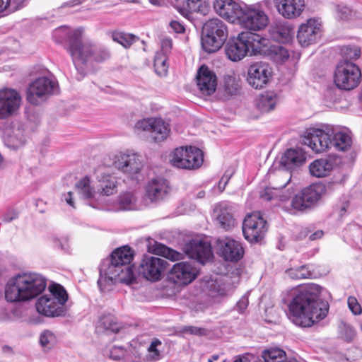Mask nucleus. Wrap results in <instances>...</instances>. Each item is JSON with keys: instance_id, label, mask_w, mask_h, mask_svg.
<instances>
[{"instance_id": "bf43d9fd", "label": "nucleus", "mask_w": 362, "mask_h": 362, "mask_svg": "<svg viewBox=\"0 0 362 362\" xmlns=\"http://www.w3.org/2000/svg\"><path fill=\"white\" fill-rule=\"evenodd\" d=\"M127 356V350L122 346H114L110 350L109 357L115 361L124 360Z\"/></svg>"}, {"instance_id": "412c9836", "label": "nucleus", "mask_w": 362, "mask_h": 362, "mask_svg": "<svg viewBox=\"0 0 362 362\" xmlns=\"http://www.w3.org/2000/svg\"><path fill=\"white\" fill-rule=\"evenodd\" d=\"M340 162L341 158L339 156L331 153L313 160L309 165V170L313 177H324L329 175Z\"/></svg>"}, {"instance_id": "a211bd4d", "label": "nucleus", "mask_w": 362, "mask_h": 362, "mask_svg": "<svg viewBox=\"0 0 362 362\" xmlns=\"http://www.w3.org/2000/svg\"><path fill=\"white\" fill-rule=\"evenodd\" d=\"M271 77V69L265 63H254L247 69V81L255 89L264 88L269 81Z\"/></svg>"}, {"instance_id": "69168bd1", "label": "nucleus", "mask_w": 362, "mask_h": 362, "mask_svg": "<svg viewBox=\"0 0 362 362\" xmlns=\"http://www.w3.org/2000/svg\"><path fill=\"white\" fill-rule=\"evenodd\" d=\"M347 303L350 310L354 315H357L361 313V307L355 297L349 296Z\"/></svg>"}, {"instance_id": "e433bc0d", "label": "nucleus", "mask_w": 362, "mask_h": 362, "mask_svg": "<svg viewBox=\"0 0 362 362\" xmlns=\"http://www.w3.org/2000/svg\"><path fill=\"white\" fill-rule=\"evenodd\" d=\"M119 328L116 317L110 314L101 316L96 325V330L98 332L116 333L119 332Z\"/></svg>"}, {"instance_id": "ddd939ff", "label": "nucleus", "mask_w": 362, "mask_h": 362, "mask_svg": "<svg viewBox=\"0 0 362 362\" xmlns=\"http://www.w3.org/2000/svg\"><path fill=\"white\" fill-rule=\"evenodd\" d=\"M267 230V221L260 216L259 212H253L245 216L243 223V233L248 242H259Z\"/></svg>"}, {"instance_id": "f257e3e1", "label": "nucleus", "mask_w": 362, "mask_h": 362, "mask_svg": "<svg viewBox=\"0 0 362 362\" xmlns=\"http://www.w3.org/2000/svg\"><path fill=\"white\" fill-rule=\"evenodd\" d=\"M327 291L321 286L308 283L293 287L286 292L287 315L296 326L311 327L325 319L328 314L329 303L321 296Z\"/></svg>"}, {"instance_id": "9b49d317", "label": "nucleus", "mask_w": 362, "mask_h": 362, "mask_svg": "<svg viewBox=\"0 0 362 362\" xmlns=\"http://www.w3.org/2000/svg\"><path fill=\"white\" fill-rule=\"evenodd\" d=\"M114 166L132 180H139L143 164L140 156L134 152L126 151L115 156Z\"/></svg>"}, {"instance_id": "79ce46f5", "label": "nucleus", "mask_w": 362, "mask_h": 362, "mask_svg": "<svg viewBox=\"0 0 362 362\" xmlns=\"http://www.w3.org/2000/svg\"><path fill=\"white\" fill-rule=\"evenodd\" d=\"M311 265H302L296 268H290L286 271L292 279H304L315 278L316 275L312 269Z\"/></svg>"}, {"instance_id": "9d476101", "label": "nucleus", "mask_w": 362, "mask_h": 362, "mask_svg": "<svg viewBox=\"0 0 362 362\" xmlns=\"http://www.w3.org/2000/svg\"><path fill=\"white\" fill-rule=\"evenodd\" d=\"M57 92L58 83L53 76H41L29 85L26 93V100L29 103L37 105L47 96Z\"/></svg>"}, {"instance_id": "58836bf2", "label": "nucleus", "mask_w": 362, "mask_h": 362, "mask_svg": "<svg viewBox=\"0 0 362 362\" xmlns=\"http://www.w3.org/2000/svg\"><path fill=\"white\" fill-rule=\"evenodd\" d=\"M118 209L123 211L139 210L141 205L138 203V197L134 192H126L117 198Z\"/></svg>"}, {"instance_id": "8fccbe9b", "label": "nucleus", "mask_w": 362, "mask_h": 362, "mask_svg": "<svg viewBox=\"0 0 362 362\" xmlns=\"http://www.w3.org/2000/svg\"><path fill=\"white\" fill-rule=\"evenodd\" d=\"M167 60L168 56L163 55L161 52H156L154 58V68L158 75L162 76L167 74L168 69Z\"/></svg>"}, {"instance_id": "2eb2a0df", "label": "nucleus", "mask_w": 362, "mask_h": 362, "mask_svg": "<svg viewBox=\"0 0 362 362\" xmlns=\"http://www.w3.org/2000/svg\"><path fill=\"white\" fill-rule=\"evenodd\" d=\"M167 262L149 255H144L138 268L139 273L146 279L152 282L160 279L165 272Z\"/></svg>"}, {"instance_id": "4d7b16f0", "label": "nucleus", "mask_w": 362, "mask_h": 362, "mask_svg": "<svg viewBox=\"0 0 362 362\" xmlns=\"http://www.w3.org/2000/svg\"><path fill=\"white\" fill-rule=\"evenodd\" d=\"M125 362H147L146 356H144L139 349L130 347L127 350Z\"/></svg>"}, {"instance_id": "c756f323", "label": "nucleus", "mask_w": 362, "mask_h": 362, "mask_svg": "<svg viewBox=\"0 0 362 362\" xmlns=\"http://www.w3.org/2000/svg\"><path fill=\"white\" fill-rule=\"evenodd\" d=\"M278 12L285 18L299 16L305 8V0H275Z\"/></svg>"}, {"instance_id": "37998d69", "label": "nucleus", "mask_w": 362, "mask_h": 362, "mask_svg": "<svg viewBox=\"0 0 362 362\" xmlns=\"http://www.w3.org/2000/svg\"><path fill=\"white\" fill-rule=\"evenodd\" d=\"M264 362H298L296 359L286 360V353L280 349L264 350L262 353Z\"/></svg>"}, {"instance_id": "338daca9", "label": "nucleus", "mask_w": 362, "mask_h": 362, "mask_svg": "<svg viewBox=\"0 0 362 362\" xmlns=\"http://www.w3.org/2000/svg\"><path fill=\"white\" fill-rule=\"evenodd\" d=\"M249 292L246 293L243 295L241 298L237 302L235 310H236L239 313H243L247 309L249 304Z\"/></svg>"}, {"instance_id": "f704fd0d", "label": "nucleus", "mask_w": 362, "mask_h": 362, "mask_svg": "<svg viewBox=\"0 0 362 362\" xmlns=\"http://www.w3.org/2000/svg\"><path fill=\"white\" fill-rule=\"evenodd\" d=\"M189 147L181 146L174 150L170 156V163L173 166L181 169L189 170L190 161L188 158Z\"/></svg>"}, {"instance_id": "0e129e2a", "label": "nucleus", "mask_w": 362, "mask_h": 362, "mask_svg": "<svg viewBox=\"0 0 362 362\" xmlns=\"http://www.w3.org/2000/svg\"><path fill=\"white\" fill-rule=\"evenodd\" d=\"M173 47V42L171 38L170 37H163L160 42V51L163 55L168 56V54L171 52V49Z\"/></svg>"}, {"instance_id": "5fc2aeb1", "label": "nucleus", "mask_w": 362, "mask_h": 362, "mask_svg": "<svg viewBox=\"0 0 362 362\" xmlns=\"http://www.w3.org/2000/svg\"><path fill=\"white\" fill-rule=\"evenodd\" d=\"M50 292L51 293L48 296H54L56 301L59 303V307L63 309V305L68 299V295L65 289L59 285H55L50 288Z\"/></svg>"}, {"instance_id": "aec40b11", "label": "nucleus", "mask_w": 362, "mask_h": 362, "mask_svg": "<svg viewBox=\"0 0 362 362\" xmlns=\"http://www.w3.org/2000/svg\"><path fill=\"white\" fill-rule=\"evenodd\" d=\"M321 23L318 20L310 18L302 24L298 32L297 38L299 43L307 47L317 42L321 37Z\"/></svg>"}, {"instance_id": "c03bdc74", "label": "nucleus", "mask_w": 362, "mask_h": 362, "mask_svg": "<svg viewBox=\"0 0 362 362\" xmlns=\"http://www.w3.org/2000/svg\"><path fill=\"white\" fill-rule=\"evenodd\" d=\"M111 37L114 42H116L125 48H129L131 45L139 40V37L123 32L114 31L111 33Z\"/></svg>"}, {"instance_id": "7ed1b4c3", "label": "nucleus", "mask_w": 362, "mask_h": 362, "mask_svg": "<svg viewBox=\"0 0 362 362\" xmlns=\"http://www.w3.org/2000/svg\"><path fill=\"white\" fill-rule=\"evenodd\" d=\"M134 252L129 246L115 250L110 259H104L100 266L98 285L102 292L109 291L117 282L132 284L134 280L132 266Z\"/></svg>"}, {"instance_id": "c85d7f7f", "label": "nucleus", "mask_w": 362, "mask_h": 362, "mask_svg": "<svg viewBox=\"0 0 362 362\" xmlns=\"http://www.w3.org/2000/svg\"><path fill=\"white\" fill-rule=\"evenodd\" d=\"M186 254L191 258L202 264L213 257L211 245L203 241L192 240L185 247Z\"/></svg>"}, {"instance_id": "13d9d810", "label": "nucleus", "mask_w": 362, "mask_h": 362, "mask_svg": "<svg viewBox=\"0 0 362 362\" xmlns=\"http://www.w3.org/2000/svg\"><path fill=\"white\" fill-rule=\"evenodd\" d=\"M335 11L337 18L341 20H349L352 15V10L342 4L336 5Z\"/></svg>"}, {"instance_id": "a878e982", "label": "nucleus", "mask_w": 362, "mask_h": 362, "mask_svg": "<svg viewBox=\"0 0 362 362\" xmlns=\"http://www.w3.org/2000/svg\"><path fill=\"white\" fill-rule=\"evenodd\" d=\"M197 85L204 95H210L216 90L217 78L214 71L206 65L200 66L197 71Z\"/></svg>"}, {"instance_id": "423d86ee", "label": "nucleus", "mask_w": 362, "mask_h": 362, "mask_svg": "<svg viewBox=\"0 0 362 362\" xmlns=\"http://www.w3.org/2000/svg\"><path fill=\"white\" fill-rule=\"evenodd\" d=\"M72 61L80 76L81 80L84 76L83 69L81 65L86 64L88 62H103L110 58V50L101 45H97L92 42L86 41L81 43L79 48L74 45L72 48Z\"/></svg>"}, {"instance_id": "a18cd8bd", "label": "nucleus", "mask_w": 362, "mask_h": 362, "mask_svg": "<svg viewBox=\"0 0 362 362\" xmlns=\"http://www.w3.org/2000/svg\"><path fill=\"white\" fill-rule=\"evenodd\" d=\"M334 173L327 184V189L331 188L334 185H341L344 184L349 176V170L344 167L335 168Z\"/></svg>"}, {"instance_id": "49530a36", "label": "nucleus", "mask_w": 362, "mask_h": 362, "mask_svg": "<svg viewBox=\"0 0 362 362\" xmlns=\"http://www.w3.org/2000/svg\"><path fill=\"white\" fill-rule=\"evenodd\" d=\"M189 161V170H194L201 167L204 161V156L202 151L194 146L189 147L188 158Z\"/></svg>"}, {"instance_id": "f3484780", "label": "nucleus", "mask_w": 362, "mask_h": 362, "mask_svg": "<svg viewBox=\"0 0 362 362\" xmlns=\"http://www.w3.org/2000/svg\"><path fill=\"white\" fill-rule=\"evenodd\" d=\"M135 128L138 130L149 132L156 142L164 141L168 136L170 129L169 125L161 118H146L136 122Z\"/></svg>"}, {"instance_id": "e2e57ef3", "label": "nucleus", "mask_w": 362, "mask_h": 362, "mask_svg": "<svg viewBox=\"0 0 362 362\" xmlns=\"http://www.w3.org/2000/svg\"><path fill=\"white\" fill-rule=\"evenodd\" d=\"M349 207V200L346 198H344L343 199L340 200L339 204H337L335 209V212L337 214L339 217L342 218L347 214Z\"/></svg>"}, {"instance_id": "3c124183", "label": "nucleus", "mask_w": 362, "mask_h": 362, "mask_svg": "<svg viewBox=\"0 0 362 362\" xmlns=\"http://www.w3.org/2000/svg\"><path fill=\"white\" fill-rule=\"evenodd\" d=\"M344 235L351 238L354 242L362 244V226L357 223L349 224L344 229Z\"/></svg>"}, {"instance_id": "f03ea898", "label": "nucleus", "mask_w": 362, "mask_h": 362, "mask_svg": "<svg viewBox=\"0 0 362 362\" xmlns=\"http://www.w3.org/2000/svg\"><path fill=\"white\" fill-rule=\"evenodd\" d=\"M302 142L317 153H325L331 149L339 152L349 151L353 144L351 132L342 126L322 124L320 127L308 129Z\"/></svg>"}, {"instance_id": "4468645a", "label": "nucleus", "mask_w": 362, "mask_h": 362, "mask_svg": "<svg viewBox=\"0 0 362 362\" xmlns=\"http://www.w3.org/2000/svg\"><path fill=\"white\" fill-rule=\"evenodd\" d=\"M171 187L168 180L157 177L150 180L145 187V200L151 204H158L170 196Z\"/></svg>"}, {"instance_id": "cd10ccee", "label": "nucleus", "mask_w": 362, "mask_h": 362, "mask_svg": "<svg viewBox=\"0 0 362 362\" xmlns=\"http://www.w3.org/2000/svg\"><path fill=\"white\" fill-rule=\"evenodd\" d=\"M235 284L230 276H220L208 282L209 295L211 297H225L231 295L235 289Z\"/></svg>"}, {"instance_id": "6ab92c4d", "label": "nucleus", "mask_w": 362, "mask_h": 362, "mask_svg": "<svg viewBox=\"0 0 362 362\" xmlns=\"http://www.w3.org/2000/svg\"><path fill=\"white\" fill-rule=\"evenodd\" d=\"M197 274V269L192 264L182 262L173 265L169 278L178 286H185L194 281Z\"/></svg>"}, {"instance_id": "5701e85b", "label": "nucleus", "mask_w": 362, "mask_h": 362, "mask_svg": "<svg viewBox=\"0 0 362 362\" xmlns=\"http://www.w3.org/2000/svg\"><path fill=\"white\" fill-rule=\"evenodd\" d=\"M213 7L218 16L231 23L238 22L243 8L234 0H214Z\"/></svg>"}, {"instance_id": "09e8293b", "label": "nucleus", "mask_w": 362, "mask_h": 362, "mask_svg": "<svg viewBox=\"0 0 362 362\" xmlns=\"http://www.w3.org/2000/svg\"><path fill=\"white\" fill-rule=\"evenodd\" d=\"M162 342L160 339L154 338L152 339L148 347V354L146 355L147 362L156 361L161 358Z\"/></svg>"}, {"instance_id": "680f3d73", "label": "nucleus", "mask_w": 362, "mask_h": 362, "mask_svg": "<svg viewBox=\"0 0 362 362\" xmlns=\"http://www.w3.org/2000/svg\"><path fill=\"white\" fill-rule=\"evenodd\" d=\"M344 54L345 57L344 60H356L359 58L361 55V50L357 47H347L344 51Z\"/></svg>"}, {"instance_id": "7c9ffc66", "label": "nucleus", "mask_w": 362, "mask_h": 362, "mask_svg": "<svg viewBox=\"0 0 362 362\" xmlns=\"http://www.w3.org/2000/svg\"><path fill=\"white\" fill-rule=\"evenodd\" d=\"M53 296L44 295L36 302L37 311L46 317L59 316L62 314L63 309L59 307V303L56 301Z\"/></svg>"}, {"instance_id": "6e6d98bb", "label": "nucleus", "mask_w": 362, "mask_h": 362, "mask_svg": "<svg viewBox=\"0 0 362 362\" xmlns=\"http://www.w3.org/2000/svg\"><path fill=\"white\" fill-rule=\"evenodd\" d=\"M339 334L346 341L351 342L355 337L356 332L352 326L341 322L339 325Z\"/></svg>"}, {"instance_id": "6e6552de", "label": "nucleus", "mask_w": 362, "mask_h": 362, "mask_svg": "<svg viewBox=\"0 0 362 362\" xmlns=\"http://www.w3.org/2000/svg\"><path fill=\"white\" fill-rule=\"evenodd\" d=\"M361 71L360 68L347 60L341 61L337 66L334 76V81L340 89L352 90L360 83Z\"/></svg>"}, {"instance_id": "4be33fe9", "label": "nucleus", "mask_w": 362, "mask_h": 362, "mask_svg": "<svg viewBox=\"0 0 362 362\" xmlns=\"http://www.w3.org/2000/svg\"><path fill=\"white\" fill-rule=\"evenodd\" d=\"M83 29L79 28L75 30H71L66 26H61L55 29L53 32V37L57 42H67L69 43L68 51L72 57V48L76 45L79 48L83 40Z\"/></svg>"}, {"instance_id": "774afa93", "label": "nucleus", "mask_w": 362, "mask_h": 362, "mask_svg": "<svg viewBox=\"0 0 362 362\" xmlns=\"http://www.w3.org/2000/svg\"><path fill=\"white\" fill-rule=\"evenodd\" d=\"M54 245L62 250H68L69 249V240L66 237H54L52 238Z\"/></svg>"}, {"instance_id": "39448f33", "label": "nucleus", "mask_w": 362, "mask_h": 362, "mask_svg": "<svg viewBox=\"0 0 362 362\" xmlns=\"http://www.w3.org/2000/svg\"><path fill=\"white\" fill-rule=\"evenodd\" d=\"M264 42L265 39L258 34L250 31L241 32L237 37L230 38L227 42L226 54L230 61L238 62L248 53L255 55L260 52Z\"/></svg>"}, {"instance_id": "1a4fd4ad", "label": "nucleus", "mask_w": 362, "mask_h": 362, "mask_svg": "<svg viewBox=\"0 0 362 362\" xmlns=\"http://www.w3.org/2000/svg\"><path fill=\"white\" fill-rule=\"evenodd\" d=\"M327 192V187L322 182H316L301 189L291 200L292 209L303 211L314 207Z\"/></svg>"}, {"instance_id": "2f4dec72", "label": "nucleus", "mask_w": 362, "mask_h": 362, "mask_svg": "<svg viewBox=\"0 0 362 362\" xmlns=\"http://www.w3.org/2000/svg\"><path fill=\"white\" fill-rule=\"evenodd\" d=\"M293 25L286 21H279L272 25L269 29L271 37L279 42H289L294 33Z\"/></svg>"}, {"instance_id": "f8f14e48", "label": "nucleus", "mask_w": 362, "mask_h": 362, "mask_svg": "<svg viewBox=\"0 0 362 362\" xmlns=\"http://www.w3.org/2000/svg\"><path fill=\"white\" fill-rule=\"evenodd\" d=\"M238 23L247 29L261 30L267 26L269 18L258 5L245 6Z\"/></svg>"}, {"instance_id": "bb28decb", "label": "nucleus", "mask_w": 362, "mask_h": 362, "mask_svg": "<svg viewBox=\"0 0 362 362\" xmlns=\"http://www.w3.org/2000/svg\"><path fill=\"white\" fill-rule=\"evenodd\" d=\"M219 253L225 260L236 262L243 257L244 249L240 241L226 238L220 243Z\"/></svg>"}, {"instance_id": "72a5a7b5", "label": "nucleus", "mask_w": 362, "mask_h": 362, "mask_svg": "<svg viewBox=\"0 0 362 362\" xmlns=\"http://www.w3.org/2000/svg\"><path fill=\"white\" fill-rule=\"evenodd\" d=\"M76 189L80 197L87 202V204L93 208H98L93 203L95 192L90 186V180L88 176H85L76 184Z\"/></svg>"}, {"instance_id": "dca6fc26", "label": "nucleus", "mask_w": 362, "mask_h": 362, "mask_svg": "<svg viewBox=\"0 0 362 362\" xmlns=\"http://www.w3.org/2000/svg\"><path fill=\"white\" fill-rule=\"evenodd\" d=\"M20 93L13 88L0 89V119H5L17 112L21 105Z\"/></svg>"}, {"instance_id": "ea45409f", "label": "nucleus", "mask_w": 362, "mask_h": 362, "mask_svg": "<svg viewBox=\"0 0 362 362\" xmlns=\"http://www.w3.org/2000/svg\"><path fill=\"white\" fill-rule=\"evenodd\" d=\"M151 252L153 254L163 256L173 262L180 260L183 258V255L177 252L163 244L156 243Z\"/></svg>"}, {"instance_id": "de8ad7c7", "label": "nucleus", "mask_w": 362, "mask_h": 362, "mask_svg": "<svg viewBox=\"0 0 362 362\" xmlns=\"http://www.w3.org/2000/svg\"><path fill=\"white\" fill-rule=\"evenodd\" d=\"M181 4L175 6L177 11L183 16L187 17L191 11L202 6V0H181Z\"/></svg>"}, {"instance_id": "c9c22d12", "label": "nucleus", "mask_w": 362, "mask_h": 362, "mask_svg": "<svg viewBox=\"0 0 362 362\" xmlns=\"http://www.w3.org/2000/svg\"><path fill=\"white\" fill-rule=\"evenodd\" d=\"M277 96L275 93L267 92L261 94L255 100V105L261 112H269L274 110L277 104Z\"/></svg>"}, {"instance_id": "864d4df0", "label": "nucleus", "mask_w": 362, "mask_h": 362, "mask_svg": "<svg viewBox=\"0 0 362 362\" xmlns=\"http://www.w3.org/2000/svg\"><path fill=\"white\" fill-rule=\"evenodd\" d=\"M57 343L55 334L49 330H44L40 335V344L44 349H50Z\"/></svg>"}, {"instance_id": "0eeeda50", "label": "nucleus", "mask_w": 362, "mask_h": 362, "mask_svg": "<svg viewBox=\"0 0 362 362\" xmlns=\"http://www.w3.org/2000/svg\"><path fill=\"white\" fill-rule=\"evenodd\" d=\"M203 29L205 33L202 38L203 49L207 53L216 52L227 39L226 25L218 18H212L204 23Z\"/></svg>"}, {"instance_id": "603ef678", "label": "nucleus", "mask_w": 362, "mask_h": 362, "mask_svg": "<svg viewBox=\"0 0 362 362\" xmlns=\"http://www.w3.org/2000/svg\"><path fill=\"white\" fill-rule=\"evenodd\" d=\"M270 55L276 63H282L289 57L288 50L282 46H272L270 49Z\"/></svg>"}, {"instance_id": "052dcab7", "label": "nucleus", "mask_w": 362, "mask_h": 362, "mask_svg": "<svg viewBox=\"0 0 362 362\" xmlns=\"http://www.w3.org/2000/svg\"><path fill=\"white\" fill-rule=\"evenodd\" d=\"M182 333L189 334L196 336H204L207 334V330L204 328L195 326H184L181 328Z\"/></svg>"}, {"instance_id": "393cba45", "label": "nucleus", "mask_w": 362, "mask_h": 362, "mask_svg": "<svg viewBox=\"0 0 362 362\" xmlns=\"http://www.w3.org/2000/svg\"><path fill=\"white\" fill-rule=\"evenodd\" d=\"M214 217L216 223L224 230H230L235 226L233 207L229 202H222L217 204L214 210Z\"/></svg>"}, {"instance_id": "4c0bfd02", "label": "nucleus", "mask_w": 362, "mask_h": 362, "mask_svg": "<svg viewBox=\"0 0 362 362\" xmlns=\"http://www.w3.org/2000/svg\"><path fill=\"white\" fill-rule=\"evenodd\" d=\"M290 180L291 176L289 177L288 179L286 180V181L283 185H281L275 187H265L264 189L261 192V198L267 201L274 200L276 199H279V201H281V202L287 201L291 195V193L286 195L281 194L280 190L285 188L289 183Z\"/></svg>"}, {"instance_id": "b1692460", "label": "nucleus", "mask_w": 362, "mask_h": 362, "mask_svg": "<svg viewBox=\"0 0 362 362\" xmlns=\"http://www.w3.org/2000/svg\"><path fill=\"white\" fill-rule=\"evenodd\" d=\"M95 173L98 182V189L101 194L110 196L117 192L118 181L109 168L99 166Z\"/></svg>"}, {"instance_id": "473e14b6", "label": "nucleus", "mask_w": 362, "mask_h": 362, "mask_svg": "<svg viewBox=\"0 0 362 362\" xmlns=\"http://www.w3.org/2000/svg\"><path fill=\"white\" fill-rule=\"evenodd\" d=\"M305 159V153L301 148H289L281 156L280 162L286 168L291 169L302 165Z\"/></svg>"}, {"instance_id": "a19ab883", "label": "nucleus", "mask_w": 362, "mask_h": 362, "mask_svg": "<svg viewBox=\"0 0 362 362\" xmlns=\"http://www.w3.org/2000/svg\"><path fill=\"white\" fill-rule=\"evenodd\" d=\"M223 83L226 91L230 95L237 94L241 87L240 76L233 71L226 73Z\"/></svg>"}, {"instance_id": "20e7f679", "label": "nucleus", "mask_w": 362, "mask_h": 362, "mask_svg": "<svg viewBox=\"0 0 362 362\" xmlns=\"http://www.w3.org/2000/svg\"><path fill=\"white\" fill-rule=\"evenodd\" d=\"M47 286L45 278L37 273L23 272L8 279L5 298L10 303L25 302L41 294Z\"/></svg>"}]
</instances>
